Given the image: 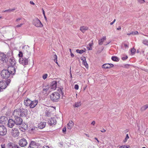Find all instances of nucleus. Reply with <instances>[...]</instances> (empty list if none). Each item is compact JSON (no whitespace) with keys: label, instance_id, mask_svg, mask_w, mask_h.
<instances>
[{"label":"nucleus","instance_id":"nucleus-18","mask_svg":"<svg viewBox=\"0 0 148 148\" xmlns=\"http://www.w3.org/2000/svg\"><path fill=\"white\" fill-rule=\"evenodd\" d=\"M56 123V121L54 118H51L48 121V124L50 125H55Z\"/></svg>","mask_w":148,"mask_h":148},{"label":"nucleus","instance_id":"nucleus-36","mask_svg":"<svg viewBox=\"0 0 148 148\" xmlns=\"http://www.w3.org/2000/svg\"><path fill=\"white\" fill-rule=\"evenodd\" d=\"M143 43L145 45H148V41L146 39L144 40H143Z\"/></svg>","mask_w":148,"mask_h":148},{"label":"nucleus","instance_id":"nucleus-56","mask_svg":"<svg viewBox=\"0 0 148 148\" xmlns=\"http://www.w3.org/2000/svg\"><path fill=\"white\" fill-rule=\"evenodd\" d=\"M145 2V1L144 0H141L140 1V3H144Z\"/></svg>","mask_w":148,"mask_h":148},{"label":"nucleus","instance_id":"nucleus-19","mask_svg":"<svg viewBox=\"0 0 148 148\" xmlns=\"http://www.w3.org/2000/svg\"><path fill=\"white\" fill-rule=\"evenodd\" d=\"M38 103V101L37 100H35L33 101H31V103L30 105V107L31 108L35 107Z\"/></svg>","mask_w":148,"mask_h":148},{"label":"nucleus","instance_id":"nucleus-10","mask_svg":"<svg viewBox=\"0 0 148 148\" xmlns=\"http://www.w3.org/2000/svg\"><path fill=\"white\" fill-rule=\"evenodd\" d=\"M16 66H9L8 68V70L12 75H14L16 72Z\"/></svg>","mask_w":148,"mask_h":148},{"label":"nucleus","instance_id":"nucleus-22","mask_svg":"<svg viewBox=\"0 0 148 148\" xmlns=\"http://www.w3.org/2000/svg\"><path fill=\"white\" fill-rule=\"evenodd\" d=\"M46 123L45 122H41L38 125V127L40 129L44 128L46 126Z\"/></svg>","mask_w":148,"mask_h":148},{"label":"nucleus","instance_id":"nucleus-51","mask_svg":"<svg viewBox=\"0 0 148 148\" xmlns=\"http://www.w3.org/2000/svg\"><path fill=\"white\" fill-rule=\"evenodd\" d=\"M106 130L104 129H102L101 130V132H106Z\"/></svg>","mask_w":148,"mask_h":148},{"label":"nucleus","instance_id":"nucleus-38","mask_svg":"<svg viewBox=\"0 0 148 148\" xmlns=\"http://www.w3.org/2000/svg\"><path fill=\"white\" fill-rule=\"evenodd\" d=\"M18 55L19 57V58H21V57H23V54L22 53L21 51H20L19 52V53L18 54Z\"/></svg>","mask_w":148,"mask_h":148},{"label":"nucleus","instance_id":"nucleus-30","mask_svg":"<svg viewBox=\"0 0 148 148\" xmlns=\"http://www.w3.org/2000/svg\"><path fill=\"white\" fill-rule=\"evenodd\" d=\"M82 105L81 101L77 102H75V104L73 105L74 107L78 108L80 107Z\"/></svg>","mask_w":148,"mask_h":148},{"label":"nucleus","instance_id":"nucleus-58","mask_svg":"<svg viewBox=\"0 0 148 148\" xmlns=\"http://www.w3.org/2000/svg\"><path fill=\"white\" fill-rule=\"evenodd\" d=\"M95 139L96 140H97V142H98V143H99V140H98V139L96 138V137H95Z\"/></svg>","mask_w":148,"mask_h":148},{"label":"nucleus","instance_id":"nucleus-44","mask_svg":"<svg viewBox=\"0 0 148 148\" xmlns=\"http://www.w3.org/2000/svg\"><path fill=\"white\" fill-rule=\"evenodd\" d=\"M129 147V146L128 147L127 145H124L120 147L119 148H127Z\"/></svg>","mask_w":148,"mask_h":148},{"label":"nucleus","instance_id":"nucleus-24","mask_svg":"<svg viewBox=\"0 0 148 148\" xmlns=\"http://www.w3.org/2000/svg\"><path fill=\"white\" fill-rule=\"evenodd\" d=\"M9 62L11 66H15L16 62L15 59L13 58H11L9 60Z\"/></svg>","mask_w":148,"mask_h":148},{"label":"nucleus","instance_id":"nucleus-43","mask_svg":"<svg viewBox=\"0 0 148 148\" xmlns=\"http://www.w3.org/2000/svg\"><path fill=\"white\" fill-rule=\"evenodd\" d=\"M45 114L47 116H49L50 114V112L48 111H46L45 112Z\"/></svg>","mask_w":148,"mask_h":148},{"label":"nucleus","instance_id":"nucleus-7","mask_svg":"<svg viewBox=\"0 0 148 148\" xmlns=\"http://www.w3.org/2000/svg\"><path fill=\"white\" fill-rule=\"evenodd\" d=\"M7 133V130L6 127L4 126H0V135L3 136L6 134Z\"/></svg>","mask_w":148,"mask_h":148},{"label":"nucleus","instance_id":"nucleus-59","mask_svg":"<svg viewBox=\"0 0 148 148\" xmlns=\"http://www.w3.org/2000/svg\"><path fill=\"white\" fill-rule=\"evenodd\" d=\"M121 29V27L120 26H119L117 28V30H120Z\"/></svg>","mask_w":148,"mask_h":148},{"label":"nucleus","instance_id":"nucleus-47","mask_svg":"<svg viewBox=\"0 0 148 148\" xmlns=\"http://www.w3.org/2000/svg\"><path fill=\"white\" fill-rule=\"evenodd\" d=\"M66 131V128L65 127H64L63 128L62 132L64 133H65Z\"/></svg>","mask_w":148,"mask_h":148},{"label":"nucleus","instance_id":"nucleus-39","mask_svg":"<svg viewBox=\"0 0 148 148\" xmlns=\"http://www.w3.org/2000/svg\"><path fill=\"white\" fill-rule=\"evenodd\" d=\"M131 51L132 53H134L136 51V49L134 48H132L131 49Z\"/></svg>","mask_w":148,"mask_h":148},{"label":"nucleus","instance_id":"nucleus-15","mask_svg":"<svg viewBox=\"0 0 148 148\" xmlns=\"http://www.w3.org/2000/svg\"><path fill=\"white\" fill-rule=\"evenodd\" d=\"M0 60L2 61L3 62H6L8 60V59L6 57V55L3 53H1L0 54Z\"/></svg>","mask_w":148,"mask_h":148},{"label":"nucleus","instance_id":"nucleus-25","mask_svg":"<svg viewBox=\"0 0 148 148\" xmlns=\"http://www.w3.org/2000/svg\"><path fill=\"white\" fill-rule=\"evenodd\" d=\"M31 103V101L27 98L25 100L24 102L25 105L27 106H29Z\"/></svg>","mask_w":148,"mask_h":148},{"label":"nucleus","instance_id":"nucleus-33","mask_svg":"<svg viewBox=\"0 0 148 148\" xmlns=\"http://www.w3.org/2000/svg\"><path fill=\"white\" fill-rule=\"evenodd\" d=\"M53 58H54V62H56L57 64H58V63L57 62V56L56 54H55L53 56Z\"/></svg>","mask_w":148,"mask_h":148},{"label":"nucleus","instance_id":"nucleus-1","mask_svg":"<svg viewBox=\"0 0 148 148\" xmlns=\"http://www.w3.org/2000/svg\"><path fill=\"white\" fill-rule=\"evenodd\" d=\"M10 82V79H7L0 81V87L2 90L5 89L9 84Z\"/></svg>","mask_w":148,"mask_h":148},{"label":"nucleus","instance_id":"nucleus-45","mask_svg":"<svg viewBox=\"0 0 148 148\" xmlns=\"http://www.w3.org/2000/svg\"><path fill=\"white\" fill-rule=\"evenodd\" d=\"M74 88L76 90H78L79 88L78 85L77 84L75 85V86Z\"/></svg>","mask_w":148,"mask_h":148},{"label":"nucleus","instance_id":"nucleus-6","mask_svg":"<svg viewBox=\"0 0 148 148\" xmlns=\"http://www.w3.org/2000/svg\"><path fill=\"white\" fill-rule=\"evenodd\" d=\"M18 144L21 147H23L27 145V142L25 138H23L19 140Z\"/></svg>","mask_w":148,"mask_h":148},{"label":"nucleus","instance_id":"nucleus-60","mask_svg":"<svg viewBox=\"0 0 148 148\" xmlns=\"http://www.w3.org/2000/svg\"><path fill=\"white\" fill-rule=\"evenodd\" d=\"M71 67H70V75H71V77H72V74H71Z\"/></svg>","mask_w":148,"mask_h":148},{"label":"nucleus","instance_id":"nucleus-35","mask_svg":"<svg viewBox=\"0 0 148 148\" xmlns=\"http://www.w3.org/2000/svg\"><path fill=\"white\" fill-rule=\"evenodd\" d=\"M147 108V106L146 105L143 106L141 108V110L142 111H144Z\"/></svg>","mask_w":148,"mask_h":148},{"label":"nucleus","instance_id":"nucleus-5","mask_svg":"<svg viewBox=\"0 0 148 148\" xmlns=\"http://www.w3.org/2000/svg\"><path fill=\"white\" fill-rule=\"evenodd\" d=\"M33 24L37 27H42L43 26L41 23L38 18H35L33 20Z\"/></svg>","mask_w":148,"mask_h":148},{"label":"nucleus","instance_id":"nucleus-61","mask_svg":"<svg viewBox=\"0 0 148 148\" xmlns=\"http://www.w3.org/2000/svg\"><path fill=\"white\" fill-rule=\"evenodd\" d=\"M42 12H43V14L44 16H45V11L43 9H42Z\"/></svg>","mask_w":148,"mask_h":148},{"label":"nucleus","instance_id":"nucleus-14","mask_svg":"<svg viewBox=\"0 0 148 148\" xmlns=\"http://www.w3.org/2000/svg\"><path fill=\"white\" fill-rule=\"evenodd\" d=\"M20 109H17L14 110L13 115L14 118L20 116Z\"/></svg>","mask_w":148,"mask_h":148},{"label":"nucleus","instance_id":"nucleus-49","mask_svg":"<svg viewBox=\"0 0 148 148\" xmlns=\"http://www.w3.org/2000/svg\"><path fill=\"white\" fill-rule=\"evenodd\" d=\"M21 19V18H17L16 20V22H18V21H19Z\"/></svg>","mask_w":148,"mask_h":148},{"label":"nucleus","instance_id":"nucleus-2","mask_svg":"<svg viewBox=\"0 0 148 148\" xmlns=\"http://www.w3.org/2000/svg\"><path fill=\"white\" fill-rule=\"evenodd\" d=\"M60 95L58 92H55L52 93L50 96L51 99L54 102H57L60 98Z\"/></svg>","mask_w":148,"mask_h":148},{"label":"nucleus","instance_id":"nucleus-62","mask_svg":"<svg viewBox=\"0 0 148 148\" xmlns=\"http://www.w3.org/2000/svg\"><path fill=\"white\" fill-rule=\"evenodd\" d=\"M113 24H114V23L113 22H112L110 23V25H113Z\"/></svg>","mask_w":148,"mask_h":148},{"label":"nucleus","instance_id":"nucleus-8","mask_svg":"<svg viewBox=\"0 0 148 148\" xmlns=\"http://www.w3.org/2000/svg\"><path fill=\"white\" fill-rule=\"evenodd\" d=\"M14 122L15 124L17 125H20L22 123L23 120L20 117H14Z\"/></svg>","mask_w":148,"mask_h":148},{"label":"nucleus","instance_id":"nucleus-53","mask_svg":"<svg viewBox=\"0 0 148 148\" xmlns=\"http://www.w3.org/2000/svg\"><path fill=\"white\" fill-rule=\"evenodd\" d=\"M71 57L72 58H73L74 56V55L72 53H71Z\"/></svg>","mask_w":148,"mask_h":148},{"label":"nucleus","instance_id":"nucleus-12","mask_svg":"<svg viewBox=\"0 0 148 148\" xmlns=\"http://www.w3.org/2000/svg\"><path fill=\"white\" fill-rule=\"evenodd\" d=\"M50 86L48 85L45 86H43V90L42 91V93L43 94H46L47 92H50Z\"/></svg>","mask_w":148,"mask_h":148},{"label":"nucleus","instance_id":"nucleus-50","mask_svg":"<svg viewBox=\"0 0 148 148\" xmlns=\"http://www.w3.org/2000/svg\"><path fill=\"white\" fill-rule=\"evenodd\" d=\"M124 47L125 48H128L129 47L128 45L127 44H124Z\"/></svg>","mask_w":148,"mask_h":148},{"label":"nucleus","instance_id":"nucleus-37","mask_svg":"<svg viewBox=\"0 0 148 148\" xmlns=\"http://www.w3.org/2000/svg\"><path fill=\"white\" fill-rule=\"evenodd\" d=\"M132 35H138V32L137 31H135L134 32H132Z\"/></svg>","mask_w":148,"mask_h":148},{"label":"nucleus","instance_id":"nucleus-28","mask_svg":"<svg viewBox=\"0 0 148 148\" xmlns=\"http://www.w3.org/2000/svg\"><path fill=\"white\" fill-rule=\"evenodd\" d=\"M106 37L105 36L103 37V38L98 41V43L99 45H102L103 42L105 40H106Z\"/></svg>","mask_w":148,"mask_h":148},{"label":"nucleus","instance_id":"nucleus-42","mask_svg":"<svg viewBox=\"0 0 148 148\" xmlns=\"http://www.w3.org/2000/svg\"><path fill=\"white\" fill-rule=\"evenodd\" d=\"M24 23H21L20 24L17 25L16 27V28L18 27H21Z\"/></svg>","mask_w":148,"mask_h":148},{"label":"nucleus","instance_id":"nucleus-40","mask_svg":"<svg viewBox=\"0 0 148 148\" xmlns=\"http://www.w3.org/2000/svg\"><path fill=\"white\" fill-rule=\"evenodd\" d=\"M129 138V137L128 136V135L127 134L126 135V137L124 140V142H125L127 141V140Z\"/></svg>","mask_w":148,"mask_h":148},{"label":"nucleus","instance_id":"nucleus-54","mask_svg":"<svg viewBox=\"0 0 148 148\" xmlns=\"http://www.w3.org/2000/svg\"><path fill=\"white\" fill-rule=\"evenodd\" d=\"M30 3L31 4H32V5H35V3L32 1H30Z\"/></svg>","mask_w":148,"mask_h":148},{"label":"nucleus","instance_id":"nucleus-20","mask_svg":"<svg viewBox=\"0 0 148 148\" xmlns=\"http://www.w3.org/2000/svg\"><path fill=\"white\" fill-rule=\"evenodd\" d=\"M113 66V64H105L102 66V67L104 69H110Z\"/></svg>","mask_w":148,"mask_h":148},{"label":"nucleus","instance_id":"nucleus-31","mask_svg":"<svg viewBox=\"0 0 148 148\" xmlns=\"http://www.w3.org/2000/svg\"><path fill=\"white\" fill-rule=\"evenodd\" d=\"M92 42L91 43H89L88 45V46H87V48L89 50H91L92 49V46L93 43L92 42Z\"/></svg>","mask_w":148,"mask_h":148},{"label":"nucleus","instance_id":"nucleus-55","mask_svg":"<svg viewBox=\"0 0 148 148\" xmlns=\"http://www.w3.org/2000/svg\"><path fill=\"white\" fill-rule=\"evenodd\" d=\"M43 148H49V147L48 146H45Z\"/></svg>","mask_w":148,"mask_h":148},{"label":"nucleus","instance_id":"nucleus-63","mask_svg":"<svg viewBox=\"0 0 148 148\" xmlns=\"http://www.w3.org/2000/svg\"><path fill=\"white\" fill-rule=\"evenodd\" d=\"M132 35V32L130 33H129V34H127V35Z\"/></svg>","mask_w":148,"mask_h":148},{"label":"nucleus","instance_id":"nucleus-64","mask_svg":"<svg viewBox=\"0 0 148 148\" xmlns=\"http://www.w3.org/2000/svg\"><path fill=\"white\" fill-rule=\"evenodd\" d=\"M86 136H87V137H89V135H88V134H86Z\"/></svg>","mask_w":148,"mask_h":148},{"label":"nucleus","instance_id":"nucleus-9","mask_svg":"<svg viewBox=\"0 0 148 148\" xmlns=\"http://www.w3.org/2000/svg\"><path fill=\"white\" fill-rule=\"evenodd\" d=\"M12 134L14 137H17L19 136V132L18 129L15 128L12 130Z\"/></svg>","mask_w":148,"mask_h":148},{"label":"nucleus","instance_id":"nucleus-41","mask_svg":"<svg viewBox=\"0 0 148 148\" xmlns=\"http://www.w3.org/2000/svg\"><path fill=\"white\" fill-rule=\"evenodd\" d=\"M47 77V74H45L42 76V78L44 79H45Z\"/></svg>","mask_w":148,"mask_h":148},{"label":"nucleus","instance_id":"nucleus-46","mask_svg":"<svg viewBox=\"0 0 148 148\" xmlns=\"http://www.w3.org/2000/svg\"><path fill=\"white\" fill-rule=\"evenodd\" d=\"M128 58L127 56H125V57H123L122 58V59L123 60H125L127 59Z\"/></svg>","mask_w":148,"mask_h":148},{"label":"nucleus","instance_id":"nucleus-57","mask_svg":"<svg viewBox=\"0 0 148 148\" xmlns=\"http://www.w3.org/2000/svg\"><path fill=\"white\" fill-rule=\"evenodd\" d=\"M11 9H9V10H5V11H4L3 12H7V11H11Z\"/></svg>","mask_w":148,"mask_h":148},{"label":"nucleus","instance_id":"nucleus-48","mask_svg":"<svg viewBox=\"0 0 148 148\" xmlns=\"http://www.w3.org/2000/svg\"><path fill=\"white\" fill-rule=\"evenodd\" d=\"M1 148H5V145L4 144H1Z\"/></svg>","mask_w":148,"mask_h":148},{"label":"nucleus","instance_id":"nucleus-29","mask_svg":"<svg viewBox=\"0 0 148 148\" xmlns=\"http://www.w3.org/2000/svg\"><path fill=\"white\" fill-rule=\"evenodd\" d=\"M88 29V27L84 26L81 27L80 28V30L83 33H84Z\"/></svg>","mask_w":148,"mask_h":148},{"label":"nucleus","instance_id":"nucleus-3","mask_svg":"<svg viewBox=\"0 0 148 148\" xmlns=\"http://www.w3.org/2000/svg\"><path fill=\"white\" fill-rule=\"evenodd\" d=\"M29 57L28 56L27 57H24L20 58L19 60V62L24 66L27 65L28 64Z\"/></svg>","mask_w":148,"mask_h":148},{"label":"nucleus","instance_id":"nucleus-21","mask_svg":"<svg viewBox=\"0 0 148 148\" xmlns=\"http://www.w3.org/2000/svg\"><path fill=\"white\" fill-rule=\"evenodd\" d=\"M37 143L34 141H32L31 142L28 148H35L37 145Z\"/></svg>","mask_w":148,"mask_h":148},{"label":"nucleus","instance_id":"nucleus-23","mask_svg":"<svg viewBox=\"0 0 148 148\" xmlns=\"http://www.w3.org/2000/svg\"><path fill=\"white\" fill-rule=\"evenodd\" d=\"M20 116L23 117L24 116H26V114H25V111L26 110L25 109H23L22 108H20Z\"/></svg>","mask_w":148,"mask_h":148},{"label":"nucleus","instance_id":"nucleus-26","mask_svg":"<svg viewBox=\"0 0 148 148\" xmlns=\"http://www.w3.org/2000/svg\"><path fill=\"white\" fill-rule=\"evenodd\" d=\"M81 59L82 61L83 64L85 65V67L86 68L88 67V65L86 62L85 57H81Z\"/></svg>","mask_w":148,"mask_h":148},{"label":"nucleus","instance_id":"nucleus-4","mask_svg":"<svg viewBox=\"0 0 148 148\" xmlns=\"http://www.w3.org/2000/svg\"><path fill=\"white\" fill-rule=\"evenodd\" d=\"M10 73L8 70H3L1 72V76L3 78H8L10 75Z\"/></svg>","mask_w":148,"mask_h":148},{"label":"nucleus","instance_id":"nucleus-13","mask_svg":"<svg viewBox=\"0 0 148 148\" xmlns=\"http://www.w3.org/2000/svg\"><path fill=\"white\" fill-rule=\"evenodd\" d=\"M7 123L8 127L11 128H12L15 124L14 121L11 119L8 120Z\"/></svg>","mask_w":148,"mask_h":148},{"label":"nucleus","instance_id":"nucleus-16","mask_svg":"<svg viewBox=\"0 0 148 148\" xmlns=\"http://www.w3.org/2000/svg\"><path fill=\"white\" fill-rule=\"evenodd\" d=\"M57 87V82L55 81H52L50 86V89L55 90Z\"/></svg>","mask_w":148,"mask_h":148},{"label":"nucleus","instance_id":"nucleus-32","mask_svg":"<svg viewBox=\"0 0 148 148\" xmlns=\"http://www.w3.org/2000/svg\"><path fill=\"white\" fill-rule=\"evenodd\" d=\"M111 59L113 61L115 62H118L119 60V58L115 56H112L111 58Z\"/></svg>","mask_w":148,"mask_h":148},{"label":"nucleus","instance_id":"nucleus-11","mask_svg":"<svg viewBox=\"0 0 148 148\" xmlns=\"http://www.w3.org/2000/svg\"><path fill=\"white\" fill-rule=\"evenodd\" d=\"M8 118L4 116H1L0 118V123L2 124H6L7 123L8 121Z\"/></svg>","mask_w":148,"mask_h":148},{"label":"nucleus","instance_id":"nucleus-17","mask_svg":"<svg viewBox=\"0 0 148 148\" xmlns=\"http://www.w3.org/2000/svg\"><path fill=\"white\" fill-rule=\"evenodd\" d=\"M8 148H20L18 145L12 143H10L8 144Z\"/></svg>","mask_w":148,"mask_h":148},{"label":"nucleus","instance_id":"nucleus-34","mask_svg":"<svg viewBox=\"0 0 148 148\" xmlns=\"http://www.w3.org/2000/svg\"><path fill=\"white\" fill-rule=\"evenodd\" d=\"M85 51V50H84L83 49L82 50H79V49H77L76 51L77 53H79L80 54H82L83 53H84Z\"/></svg>","mask_w":148,"mask_h":148},{"label":"nucleus","instance_id":"nucleus-52","mask_svg":"<svg viewBox=\"0 0 148 148\" xmlns=\"http://www.w3.org/2000/svg\"><path fill=\"white\" fill-rule=\"evenodd\" d=\"M95 123V121H93L92 123L91 124L93 125H94Z\"/></svg>","mask_w":148,"mask_h":148},{"label":"nucleus","instance_id":"nucleus-27","mask_svg":"<svg viewBox=\"0 0 148 148\" xmlns=\"http://www.w3.org/2000/svg\"><path fill=\"white\" fill-rule=\"evenodd\" d=\"M74 125V123L72 121L69 122L67 124V128L69 129H71Z\"/></svg>","mask_w":148,"mask_h":148}]
</instances>
